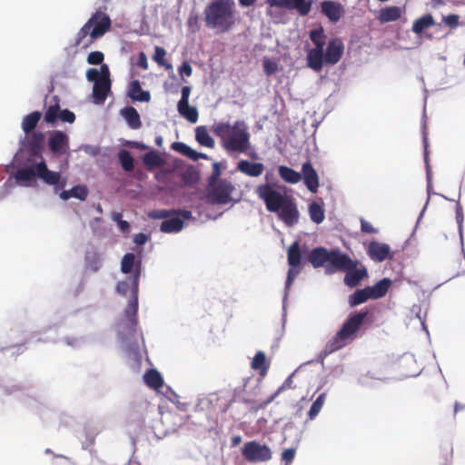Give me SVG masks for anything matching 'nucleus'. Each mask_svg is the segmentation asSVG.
<instances>
[{
	"mask_svg": "<svg viewBox=\"0 0 465 465\" xmlns=\"http://www.w3.org/2000/svg\"><path fill=\"white\" fill-rule=\"evenodd\" d=\"M256 193L264 202L266 209L272 213H278L279 218L287 226H292L298 223L299 211L292 196L282 194L269 183L258 185Z\"/></svg>",
	"mask_w": 465,
	"mask_h": 465,
	"instance_id": "1",
	"label": "nucleus"
},
{
	"mask_svg": "<svg viewBox=\"0 0 465 465\" xmlns=\"http://www.w3.org/2000/svg\"><path fill=\"white\" fill-rule=\"evenodd\" d=\"M213 132L227 152L242 153L251 148L250 133L244 121L238 120L232 124L218 123L213 125Z\"/></svg>",
	"mask_w": 465,
	"mask_h": 465,
	"instance_id": "2",
	"label": "nucleus"
},
{
	"mask_svg": "<svg viewBox=\"0 0 465 465\" xmlns=\"http://www.w3.org/2000/svg\"><path fill=\"white\" fill-rule=\"evenodd\" d=\"M203 14L206 26L219 33H226L235 25V3L232 0H213Z\"/></svg>",
	"mask_w": 465,
	"mask_h": 465,
	"instance_id": "3",
	"label": "nucleus"
},
{
	"mask_svg": "<svg viewBox=\"0 0 465 465\" xmlns=\"http://www.w3.org/2000/svg\"><path fill=\"white\" fill-rule=\"evenodd\" d=\"M367 314V312L351 314L343 322L341 328L325 344L323 349L324 355H329L352 342L357 336V332L361 328Z\"/></svg>",
	"mask_w": 465,
	"mask_h": 465,
	"instance_id": "4",
	"label": "nucleus"
},
{
	"mask_svg": "<svg viewBox=\"0 0 465 465\" xmlns=\"http://www.w3.org/2000/svg\"><path fill=\"white\" fill-rule=\"evenodd\" d=\"M111 24V19L107 14L96 11L77 33L75 45L82 48L89 47L95 39L109 31Z\"/></svg>",
	"mask_w": 465,
	"mask_h": 465,
	"instance_id": "5",
	"label": "nucleus"
},
{
	"mask_svg": "<svg viewBox=\"0 0 465 465\" xmlns=\"http://www.w3.org/2000/svg\"><path fill=\"white\" fill-rule=\"evenodd\" d=\"M15 176L17 181L22 182H29L35 178H38L45 184L58 186L60 188H64L66 183L65 179H62L61 173L49 170L46 163L43 159L37 163L18 169Z\"/></svg>",
	"mask_w": 465,
	"mask_h": 465,
	"instance_id": "6",
	"label": "nucleus"
},
{
	"mask_svg": "<svg viewBox=\"0 0 465 465\" xmlns=\"http://www.w3.org/2000/svg\"><path fill=\"white\" fill-rule=\"evenodd\" d=\"M242 455L252 463L266 462L272 457L270 447L256 440L246 442L242 448Z\"/></svg>",
	"mask_w": 465,
	"mask_h": 465,
	"instance_id": "7",
	"label": "nucleus"
},
{
	"mask_svg": "<svg viewBox=\"0 0 465 465\" xmlns=\"http://www.w3.org/2000/svg\"><path fill=\"white\" fill-rule=\"evenodd\" d=\"M20 153L26 152L30 157L43 158L45 134L41 132L25 134Z\"/></svg>",
	"mask_w": 465,
	"mask_h": 465,
	"instance_id": "8",
	"label": "nucleus"
},
{
	"mask_svg": "<svg viewBox=\"0 0 465 465\" xmlns=\"http://www.w3.org/2000/svg\"><path fill=\"white\" fill-rule=\"evenodd\" d=\"M234 191V186L228 180H220L214 185H212L209 193V200L212 203L226 204L231 202V194Z\"/></svg>",
	"mask_w": 465,
	"mask_h": 465,
	"instance_id": "9",
	"label": "nucleus"
},
{
	"mask_svg": "<svg viewBox=\"0 0 465 465\" xmlns=\"http://www.w3.org/2000/svg\"><path fill=\"white\" fill-rule=\"evenodd\" d=\"M138 292H132L129 304L127 305L124 318L122 319L123 328L127 331L129 335L135 332V328L138 323L137 312H138Z\"/></svg>",
	"mask_w": 465,
	"mask_h": 465,
	"instance_id": "10",
	"label": "nucleus"
},
{
	"mask_svg": "<svg viewBox=\"0 0 465 465\" xmlns=\"http://www.w3.org/2000/svg\"><path fill=\"white\" fill-rule=\"evenodd\" d=\"M352 267H355V262H353L347 254L341 253L340 251L330 252L326 265V271L329 273H332L337 271L344 272L351 269Z\"/></svg>",
	"mask_w": 465,
	"mask_h": 465,
	"instance_id": "11",
	"label": "nucleus"
},
{
	"mask_svg": "<svg viewBox=\"0 0 465 465\" xmlns=\"http://www.w3.org/2000/svg\"><path fill=\"white\" fill-rule=\"evenodd\" d=\"M48 148L55 156H61L69 152V136L63 131H54L48 138Z\"/></svg>",
	"mask_w": 465,
	"mask_h": 465,
	"instance_id": "12",
	"label": "nucleus"
},
{
	"mask_svg": "<svg viewBox=\"0 0 465 465\" xmlns=\"http://www.w3.org/2000/svg\"><path fill=\"white\" fill-rule=\"evenodd\" d=\"M110 72L106 64L102 65V78L93 86V97L97 104L104 103L111 89Z\"/></svg>",
	"mask_w": 465,
	"mask_h": 465,
	"instance_id": "13",
	"label": "nucleus"
},
{
	"mask_svg": "<svg viewBox=\"0 0 465 465\" xmlns=\"http://www.w3.org/2000/svg\"><path fill=\"white\" fill-rule=\"evenodd\" d=\"M270 6L295 9L300 15H307L311 9L312 0H268Z\"/></svg>",
	"mask_w": 465,
	"mask_h": 465,
	"instance_id": "14",
	"label": "nucleus"
},
{
	"mask_svg": "<svg viewBox=\"0 0 465 465\" xmlns=\"http://www.w3.org/2000/svg\"><path fill=\"white\" fill-rule=\"evenodd\" d=\"M369 257L375 262H383L386 259H392L391 247L387 243L372 241L367 248Z\"/></svg>",
	"mask_w": 465,
	"mask_h": 465,
	"instance_id": "15",
	"label": "nucleus"
},
{
	"mask_svg": "<svg viewBox=\"0 0 465 465\" xmlns=\"http://www.w3.org/2000/svg\"><path fill=\"white\" fill-rule=\"evenodd\" d=\"M344 50V45L340 38H332L328 42L326 51L324 53V60L328 64H337Z\"/></svg>",
	"mask_w": 465,
	"mask_h": 465,
	"instance_id": "16",
	"label": "nucleus"
},
{
	"mask_svg": "<svg viewBox=\"0 0 465 465\" xmlns=\"http://www.w3.org/2000/svg\"><path fill=\"white\" fill-rule=\"evenodd\" d=\"M301 174L308 190L312 193H317L320 185L319 176L310 161L302 163Z\"/></svg>",
	"mask_w": 465,
	"mask_h": 465,
	"instance_id": "17",
	"label": "nucleus"
},
{
	"mask_svg": "<svg viewBox=\"0 0 465 465\" xmlns=\"http://www.w3.org/2000/svg\"><path fill=\"white\" fill-rule=\"evenodd\" d=\"M321 12L332 23H337L342 16L343 6L335 1H323L321 4Z\"/></svg>",
	"mask_w": 465,
	"mask_h": 465,
	"instance_id": "18",
	"label": "nucleus"
},
{
	"mask_svg": "<svg viewBox=\"0 0 465 465\" xmlns=\"http://www.w3.org/2000/svg\"><path fill=\"white\" fill-rule=\"evenodd\" d=\"M141 262L138 261L136 262V273L132 279V291H137L138 290V278H139V272L137 268L140 266ZM135 265V255L132 252H128L124 254V256L122 259L121 262V269L122 272L124 273H130L134 267Z\"/></svg>",
	"mask_w": 465,
	"mask_h": 465,
	"instance_id": "19",
	"label": "nucleus"
},
{
	"mask_svg": "<svg viewBox=\"0 0 465 465\" xmlns=\"http://www.w3.org/2000/svg\"><path fill=\"white\" fill-rule=\"evenodd\" d=\"M128 96L134 102L148 103L151 100L150 92L142 89L139 80H133L130 82L128 86Z\"/></svg>",
	"mask_w": 465,
	"mask_h": 465,
	"instance_id": "20",
	"label": "nucleus"
},
{
	"mask_svg": "<svg viewBox=\"0 0 465 465\" xmlns=\"http://www.w3.org/2000/svg\"><path fill=\"white\" fill-rule=\"evenodd\" d=\"M344 276V282L349 288H354L359 285L360 282L367 277L368 272L366 268L352 267L351 269L346 270Z\"/></svg>",
	"mask_w": 465,
	"mask_h": 465,
	"instance_id": "21",
	"label": "nucleus"
},
{
	"mask_svg": "<svg viewBox=\"0 0 465 465\" xmlns=\"http://www.w3.org/2000/svg\"><path fill=\"white\" fill-rule=\"evenodd\" d=\"M324 49L312 48L307 54V65L315 72L322 71L323 67Z\"/></svg>",
	"mask_w": 465,
	"mask_h": 465,
	"instance_id": "22",
	"label": "nucleus"
},
{
	"mask_svg": "<svg viewBox=\"0 0 465 465\" xmlns=\"http://www.w3.org/2000/svg\"><path fill=\"white\" fill-rule=\"evenodd\" d=\"M237 170L250 177H258L263 173L264 165L262 163L241 160L237 164Z\"/></svg>",
	"mask_w": 465,
	"mask_h": 465,
	"instance_id": "23",
	"label": "nucleus"
},
{
	"mask_svg": "<svg viewBox=\"0 0 465 465\" xmlns=\"http://www.w3.org/2000/svg\"><path fill=\"white\" fill-rule=\"evenodd\" d=\"M329 254L330 252H328L325 248L317 247L312 250V252L309 254L308 260L315 268L321 266L326 267Z\"/></svg>",
	"mask_w": 465,
	"mask_h": 465,
	"instance_id": "24",
	"label": "nucleus"
},
{
	"mask_svg": "<svg viewBox=\"0 0 465 465\" xmlns=\"http://www.w3.org/2000/svg\"><path fill=\"white\" fill-rule=\"evenodd\" d=\"M121 114L126 121L131 129H139L142 126V122L137 110L133 106H127L121 111Z\"/></svg>",
	"mask_w": 465,
	"mask_h": 465,
	"instance_id": "25",
	"label": "nucleus"
},
{
	"mask_svg": "<svg viewBox=\"0 0 465 465\" xmlns=\"http://www.w3.org/2000/svg\"><path fill=\"white\" fill-rule=\"evenodd\" d=\"M386 292H353L349 297V303L351 307L361 304L369 299H379L383 297Z\"/></svg>",
	"mask_w": 465,
	"mask_h": 465,
	"instance_id": "26",
	"label": "nucleus"
},
{
	"mask_svg": "<svg viewBox=\"0 0 465 465\" xmlns=\"http://www.w3.org/2000/svg\"><path fill=\"white\" fill-rule=\"evenodd\" d=\"M143 381L148 387L154 390H158L163 385V379L155 369L148 370L143 375Z\"/></svg>",
	"mask_w": 465,
	"mask_h": 465,
	"instance_id": "27",
	"label": "nucleus"
},
{
	"mask_svg": "<svg viewBox=\"0 0 465 465\" xmlns=\"http://www.w3.org/2000/svg\"><path fill=\"white\" fill-rule=\"evenodd\" d=\"M278 173L280 177L286 183L295 184L302 180L301 173L292 169L285 165H280L278 167Z\"/></svg>",
	"mask_w": 465,
	"mask_h": 465,
	"instance_id": "28",
	"label": "nucleus"
},
{
	"mask_svg": "<svg viewBox=\"0 0 465 465\" xmlns=\"http://www.w3.org/2000/svg\"><path fill=\"white\" fill-rule=\"evenodd\" d=\"M41 117L42 114L39 111H35L25 115L21 124L24 133L29 134L35 132L34 130L37 126Z\"/></svg>",
	"mask_w": 465,
	"mask_h": 465,
	"instance_id": "29",
	"label": "nucleus"
},
{
	"mask_svg": "<svg viewBox=\"0 0 465 465\" xmlns=\"http://www.w3.org/2000/svg\"><path fill=\"white\" fill-rule=\"evenodd\" d=\"M177 109L179 114L184 117L188 122L194 124L198 121L199 114L195 107L191 106L189 102L178 103Z\"/></svg>",
	"mask_w": 465,
	"mask_h": 465,
	"instance_id": "30",
	"label": "nucleus"
},
{
	"mask_svg": "<svg viewBox=\"0 0 465 465\" xmlns=\"http://www.w3.org/2000/svg\"><path fill=\"white\" fill-rule=\"evenodd\" d=\"M172 148L193 161H197L200 158L205 159L207 157L206 154L197 153L183 143H173Z\"/></svg>",
	"mask_w": 465,
	"mask_h": 465,
	"instance_id": "31",
	"label": "nucleus"
},
{
	"mask_svg": "<svg viewBox=\"0 0 465 465\" xmlns=\"http://www.w3.org/2000/svg\"><path fill=\"white\" fill-rule=\"evenodd\" d=\"M184 222L179 217H170L161 224V231L166 233L178 232L183 227Z\"/></svg>",
	"mask_w": 465,
	"mask_h": 465,
	"instance_id": "32",
	"label": "nucleus"
},
{
	"mask_svg": "<svg viewBox=\"0 0 465 465\" xmlns=\"http://www.w3.org/2000/svg\"><path fill=\"white\" fill-rule=\"evenodd\" d=\"M401 15V9L399 6H390L380 11L379 20L381 23H389L398 20Z\"/></svg>",
	"mask_w": 465,
	"mask_h": 465,
	"instance_id": "33",
	"label": "nucleus"
},
{
	"mask_svg": "<svg viewBox=\"0 0 465 465\" xmlns=\"http://www.w3.org/2000/svg\"><path fill=\"white\" fill-rule=\"evenodd\" d=\"M434 25V19L431 15H425L416 19L412 25V31L419 35L425 29H428Z\"/></svg>",
	"mask_w": 465,
	"mask_h": 465,
	"instance_id": "34",
	"label": "nucleus"
},
{
	"mask_svg": "<svg viewBox=\"0 0 465 465\" xmlns=\"http://www.w3.org/2000/svg\"><path fill=\"white\" fill-rule=\"evenodd\" d=\"M195 139L201 144L208 148L214 147V140L210 136L205 126H198L195 130Z\"/></svg>",
	"mask_w": 465,
	"mask_h": 465,
	"instance_id": "35",
	"label": "nucleus"
},
{
	"mask_svg": "<svg viewBox=\"0 0 465 465\" xmlns=\"http://www.w3.org/2000/svg\"><path fill=\"white\" fill-rule=\"evenodd\" d=\"M288 263L291 267H298L301 264L302 253L298 242H294L288 249Z\"/></svg>",
	"mask_w": 465,
	"mask_h": 465,
	"instance_id": "36",
	"label": "nucleus"
},
{
	"mask_svg": "<svg viewBox=\"0 0 465 465\" xmlns=\"http://www.w3.org/2000/svg\"><path fill=\"white\" fill-rule=\"evenodd\" d=\"M251 365L253 370H259L261 371V374L264 375L269 368V364L266 361L265 353L263 351L256 352Z\"/></svg>",
	"mask_w": 465,
	"mask_h": 465,
	"instance_id": "37",
	"label": "nucleus"
},
{
	"mask_svg": "<svg viewBox=\"0 0 465 465\" xmlns=\"http://www.w3.org/2000/svg\"><path fill=\"white\" fill-rule=\"evenodd\" d=\"M326 38H327V36H326L322 27L313 29L310 32V39L315 45L314 48L324 49V45L326 44Z\"/></svg>",
	"mask_w": 465,
	"mask_h": 465,
	"instance_id": "38",
	"label": "nucleus"
},
{
	"mask_svg": "<svg viewBox=\"0 0 465 465\" xmlns=\"http://www.w3.org/2000/svg\"><path fill=\"white\" fill-rule=\"evenodd\" d=\"M309 214L311 220L317 224L322 223L325 218L323 208L316 202L309 205Z\"/></svg>",
	"mask_w": 465,
	"mask_h": 465,
	"instance_id": "39",
	"label": "nucleus"
},
{
	"mask_svg": "<svg viewBox=\"0 0 465 465\" xmlns=\"http://www.w3.org/2000/svg\"><path fill=\"white\" fill-rule=\"evenodd\" d=\"M143 162L149 168L161 167L164 163L163 159L154 151L146 153L143 157Z\"/></svg>",
	"mask_w": 465,
	"mask_h": 465,
	"instance_id": "40",
	"label": "nucleus"
},
{
	"mask_svg": "<svg viewBox=\"0 0 465 465\" xmlns=\"http://www.w3.org/2000/svg\"><path fill=\"white\" fill-rule=\"evenodd\" d=\"M166 51L162 46H155L153 60L159 65L164 67L166 70H172L173 65L167 63L164 59Z\"/></svg>",
	"mask_w": 465,
	"mask_h": 465,
	"instance_id": "41",
	"label": "nucleus"
},
{
	"mask_svg": "<svg viewBox=\"0 0 465 465\" xmlns=\"http://www.w3.org/2000/svg\"><path fill=\"white\" fill-rule=\"evenodd\" d=\"M118 158L123 169L125 172H132L134 168V158L130 152L121 150L118 153Z\"/></svg>",
	"mask_w": 465,
	"mask_h": 465,
	"instance_id": "42",
	"label": "nucleus"
},
{
	"mask_svg": "<svg viewBox=\"0 0 465 465\" xmlns=\"http://www.w3.org/2000/svg\"><path fill=\"white\" fill-rule=\"evenodd\" d=\"M326 400V393L320 394L317 399L314 401L312 405L311 406L310 411H308V420H312L316 418V416L321 411L324 402Z\"/></svg>",
	"mask_w": 465,
	"mask_h": 465,
	"instance_id": "43",
	"label": "nucleus"
},
{
	"mask_svg": "<svg viewBox=\"0 0 465 465\" xmlns=\"http://www.w3.org/2000/svg\"><path fill=\"white\" fill-rule=\"evenodd\" d=\"M60 111L61 109L58 104L50 105L45 114V121L47 124L55 123L58 120Z\"/></svg>",
	"mask_w": 465,
	"mask_h": 465,
	"instance_id": "44",
	"label": "nucleus"
},
{
	"mask_svg": "<svg viewBox=\"0 0 465 465\" xmlns=\"http://www.w3.org/2000/svg\"><path fill=\"white\" fill-rule=\"evenodd\" d=\"M102 265L101 257L98 253L94 252L86 256V267L92 272H97Z\"/></svg>",
	"mask_w": 465,
	"mask_h": 465,
	"instance_id": "45",
	"label": "nucleus"
},
{
	"mask_svg": "<svg viewBox=\"0 0 465 465\" xmlns=\"http://www.w3.org/2000/svg\"><path fill=\"white\" fill-rule=\"evenodd\" d=\"M72 198H76L84 201L88 195V189L84 184L74 186L71 190Z\"/></svg>",
	"mask_w": 465,
	"mask_h": 465,
	"instance_id": "46",
	"label": "nucleus"
},
{
	"mask_svg": "<svg viewBox=\"0 0 465 465\" xmlns=\"http://www.w3.org/2000/svg\"><path fill=\"white\" fill-rule=\"evenodd\" d=\"M176 213L177 211L175 210H154L149 213V217L152 219H167Z\"/></svg>",
	"mask_w": 465,
	"mask_h": 465,
	"instance_id": "47",
	"label": "nucleus"
},
{
	"mask_svg": "<svg viewBox=\"0 0 465 465\" xmlns=\"http://www.w3.org/2000/svg\"><path fill=\"white\" fill-rule=\"evenodd\" d=\"M391 286V281L388 278H383L378 282L373 287H366L361 291H388Z\"/></svg>",
	"mask_w": 465,
	"mask_h": 465,
	"instance_id": "48",
	"label": "nucleus"
},
{
	"mask_svg": "<svg viewBox=\"0 0 465 465\" xmlns=\"http://www.w3.org/2000/svg\"><path fill=\"white\" fill-rule=\"evenodd\" d=\"M104 55L100 51L91 52L87 56V63L89 64H101L104 61Z\"/></svg>",
	"mask_w": 465,
	"mask_h": 465,
	"instance_id": "49",
	"label": "nucleus"
},
{
	"mask_svg": "<svg viewBox=\"0 0 465 465\" xmlns=\"http://www.w3.org/2000/svg\"><path fill=\"white\" fill-rule=\"evenodd\" d=\"M459 20H460V16L456 14L448 15L446 16H443V19H442L443 23L452 29L459 26V25H460Z\"/></svg>",
	"mask_w": 465,
	"mask_h": 465,
	"instance_id": "50",
	"label": "nucleus"
},
{
	"mask_svg": "<svg viewBox=\"0 0 465 465\" xmlns=\"http://www.w3.org/2000/svg\"><path fill=\"white\" fill-rule=\"evenodd\" d=\"M58 120L64 122V123L72 124L75 120V115L73 112H71L68 109L61 110L60 114H59Z\"/></svg>",
	"mask_w": 465,
	"mask_h": 465,
	"instance_id": "51",
	"label": "nucleus"
},
{
	"mask_svg": "<svg viewBox=\"0 0 465 465\" xmlns=\"http://www.w3.org/2000/svg\"><path fill=\"white\" fill-rule=\"evenodd\" d=\"M86 78L89 82L100 81L102 78V70L98 71L95 68H89L86 72Z\"/></svg>",
	"mask_w": 465,
	"mask_h": 465,
	"instance_id": "52",
	"label": "nucleus"
},
{
	"mask_svg": "<svg viewBox=\"0 0 465 465\" xmlns=\"http://www.w3.org/2000/svg\"><path fill=\"white\" fill-rule=\"evenodd\" d=\"M295 450L293 448L286 449L282 453V460L285 461L286 465H289L295 457Z\"/></svg>",
	"mask_w": 465,
	"mask_h": 465,
	"instance_id": "53",
	"label": "nucleus"
},
{
	"mask_svg": "<svg viewBox=\"0 0 465 465\" xmlns=\"http://www.w3.org/2000/svg\"><path fill=\"white\" fill-rule=\"evenodd\" d=\"M263 69L267 75H271L277 70V64L269 59L263 61Z\"/></svg>",
	"mask_w": 465,
	"mask_h": 465,
	"instance_id": "54",
	"label": "nucleus"
},
{
	"mask_svg": "<svg viewBox=\"0 0 465 465\" xmlns=\"http://www.w3.org/2000/svg\"><path fill=\"white\" fill-rule=\"evenodd\" d=\"M297 267H291L288 272L287 280L285 282V289H290L294 278L299 273V271L296 270Z\"/></svg>",
	"mask_w": 465,
	"mask_h": 465,
	"instance_id": "55",
	"label": "nucleus"
},
{
	"mask_svg": "<svg viewBox=\"0 0 465 465\" xmlns=\"http://www.w3.org/2000/svg\"><path fill=\"white\" fill-rule=\"evenodd\" d=\"M179 73L182 76H191L193 74V68L188 62H183L182 65L179 67Z\"/></svg>",
	"mask_w": 465,
	"mask_h": 465,
	"instance_id": "56",
	"label": "nucleus"
},
{
	"mask_svg": "<svg viewBox=\"0 0 465 465\" xmlns=\"http://www.w3.org/2000/svg\"><path fill=\"white\" fill-rule=\"evenodd\" d=\"M361 229L366 233H376L378 231L367 221L361 220Z\"/></svg>",
	"mask_w": 465,
	"mask_h": 465,
	"instance_id": "57",
	"label": "nucleus"
},
{
	"mask_svg": "<svg viewBox=\"0 0 465 465\" xmlns=\"http://www.w3.org/2000/svg\"><path fill=\"white\" fill-rule=\"evenodd\" d=\"M456 220L460 228L464 220V215L462 206L460 205V203H458L456 205Z\"/></svg>",
	"mask_w": 465,
	"mask_h": 465,
	"instance_id": "58",
	"label": "nucleus"
},
{
	"mask_svg": "<svg viewBox=\"0 0 465 465\" xmlns=\"http://www.w3.org/2000/svg\"><path fill=\"white\" fill-rule=\"evenodd\" d=\"M137 65L143 70H146L148 68L147 58H146L145 54L143 52L139 54L138 60H137Z\"/></svg>",
	"mask_w": 465,
	"mask_h": 465,
	"instance_id": "59",
	"label": "nucleus"
},
{
	"mask_svg": "<svg viewBox=\"0 0 465 465\" xmlns=\"http://www.w3.org/2000/svg\"><path fill=\"white\" fill-rule=\"evenodd\" d=\"M191 94V87L190 86H183L182 88V97L178 103H187L189 102V96Z\"/></svg>",
	"mask_w": 465,
	"mask_h": 465,
	"instance_id": "60",
	"label": "nucleus"
},
{
	"mask_svg": "<svg viewBox=\"0 0 465 465\" xmlns=\"http://www.w3.org/2000/svg\"><path fill=\"white\" fill-rule=\"evenodd\" d=\"M148 241V236L145 233L140 232L134 235V242L137 245H143Z\"/></svg>",
	"mask_w": 465,
	"mask_h": 465,
	"instance_id": "61",
	"label": "nucleus"
},
{
	"mask_svg": "<svg viewBox=\"0 0 465 465\" xmlns=\"http://www.w3.org/2000/svg\"><path fill=\"white\" fill-rule=\"evenodd\" d=\"M423 144H424V161L427 165V173H429V155H428V138L425 135L423 137Z\"/></svg>",
	"mask_w": 465,
	"mask_h": 465,
	"instance_id": "62",
	"label": "nucleus"
},
{
	"mask_svg": "<svg viewBox=\"0 0 465 465\" xmlns=\"http://www.w3.org/2000/svg\"><path fill=\"white\" fill-rule=\"evenodd\" d=\"M292 376H289L285 381L283 382V384L282 385V387L279 389V391H283V390H286V389H289L292 387Z\"/></svg>",
	"mask_w": 465,
	"mask_h": 465,
	"instance_id": "63",
	"label": "nucleus"
},
{
	"mask_svg": "<svg viewBox=\"0 0 465 465\" xmlns=\"http://www.w3.org/2000/svg\"><path fill=\"white\" fill-rule=\"evenodd\" d=\"M118 225L122 232L128 231L130 227L129 223L124 220H119Z\"/></svg>",
	"mask_w": 465,
	"mask_h": 465,
	"instance_id": "64",
	"label": "nucleus"
}]
</instances>
